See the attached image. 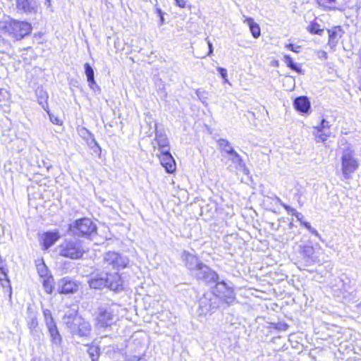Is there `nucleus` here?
I'll use <instances>...</instances> for the list:
<instances>
[{"mask_svg": "<svg viewBox=\"0 0 361 361\" xmlns=\"http://www.w3.org/2000/svg\"><path fill=\"white\" fill-rule=\"evenodd\" d=\"M0 47H1L3 49H7L10 47V43L8 42V40L5 39L4 38L0 37Z\"/></svg>", "mask_w": 361, "mask_h": 361, "instance_id": "79ce46f5", "label": "nucleus"}, {"mask_svg": "<svg viewBox=\"0 0 361 361\" xmlns=\"http://www.w3.org/2000/svg\"><path fill=\"white\" fill-rule=\"evenodd\" d=\"M319 57L324 58V59H327V53L324 51H322L319 53Z\"/></svg>", "mask_w": 361, "mask_h": 361, "instance_id": "8fccbe9b", "label": "nucleus"}, {"mask_svg": "<svg viewBox=\"0 0 361 361\" xmlns=\"http://www.w3.org/2000/svg\"><path fill=\"white\" fill-rule=\"evenodd\" d=\"M226 307L221 298L212 292L204 293L199 300V310L201 314H212L218 309L221 307L225 309Z\"/></svg>", "mask_w": 361, "mask_h": 361, "instance_id": "0eeeda50", "label": "nucleus"}, {"mask_svg": "<svg viewBox=\"0 0 361 361\" xmlns=\"http://www.w3.org/2000/svg\"><path fill=\"white\" fill-rule=\"evenodd\" d=\"M92 361H97L99 355V349L98 348L92 347L88 350Z\"/></svg>", "mask_w": 361, "mask_h": 361, "instance_id": "72a5a7b5", "label": "nucleus"}, {"mask_svg": "<svg viewBox=\"0 0 361 361\" xmlns=\"http://www.w3.org/2000/svg\"><path fill=\"white\" fill-rule=\"evenodd\" d=\"M88 283L91 288L94 289L108 288L114 291L123 290V281L118 271L114 273L102 272L92 277L88 281Z\"/></svg>", "mask_w": 361, "mask_h": 361, "instance_id": "f03ea898", "label": "nucleus"}, {"mask_svg": "<svg viewBox=\"0 0 361 361\" xmlns=\"http://www.w3.org/2000/svg\"><path fill=\"white\" fill-rule=\"evenodd\" d=\"M84 69L89 87L94 92L99 91L100 87L96 83V81L94 80V71L93 68L90 66V63H85L84 64Z\"/></svg>", "mask_w": 361, "mask_h": 361, "instance_id": "412c9836", "label": "nucleus"}, {"mask_svg": "<svg viewBox=\"0 0 361 361\" xmlns=\"http://www.w3.org/2000/svg\"><path fill=\"white\" fill-rule=\"evenodd\" d=\"M156 13H157L158 16L160 19V25H163L164 23V12L162 11V10L158 6V4L157 3L154 6Z\"/></svg>", "mask_w": 361, "mask_h": 361, "instance_id": "c9c22d12", "label": "nucleus"}, {"mask_svg": "<svg viewBox=\"0 0 361 361\" xmlns=\"http://www.w3.org/2000/svg\"><path fill=\"white\" fill-rule=\"evenodd\" d=\"M176 5L180 8H185L187 6L186 0H175Z\"/></svg>", "mask_w": 361, "mask_h": 361, "instance_id": "c03bdc74", "label": "nucleus"}, {"mask_svg": "<svg viewBox=\"0 0 361 361\" xmlns=\"http://www.w3.org/2000/svg\"><path fill=\"white\" fill-rule=\"evenodd\" d=\"M58 250L61 256L71 259L82 258L85 252L82 241L78 239L63 240L59 246Z\"/></svg>", "mask_w": 361, "mask_h": 361, "instance_id": "7ed1b4c3", "label": "nucleus"}, {"mask_svg": "<svg viewBox=\"0 0 361 361\" xmlns=\"http://www.w3.org/2000/svg\"><path fill=\"white\" fill-rule=\"evenodd\" d=\"M159 158L161 166L167 173H171L175 171L176 161L170 152V149H164V151L160 152Z\"/></svg>", "mask_w": 361, "mask_h": 361, "instance_id": "4468645a", "label": "nucleus"}, {"mask_svg": "<svg viewBox=\"0 0 361 361\" xmlns=\"http://www.w3.org/2000/svg\"><path fill=\"white\" fill-rule=\"evenodd\" d=\"M312 235L318 237L319 239H321V235H319V233H318V231L312 227V228L309 231Z\"/></svg>", "mask_w": 361, "mask_h": 361, "instance_id": "de8ad7c7", "label": "nucleus"}, {"mask_svg": "<svg viewBox=\"0 0 361 361\" xmlns=\"http://www.w3.org/2000/svg\"><path fill=\"white\" fill-rule=\"evenodd\" d=\"M214 283L215 286L212 292L221 298L225 306L233 305L235 300V295L231 283L229 284L223 280L219 281V279Z\"/></svg>", "mask_w": 361, "mask_h": 361, "instance_id": "1a4fd4ad", "label": "nucleus"}, {"mask_svg": "<svg viewBox=\"0 0 361 361\" xmlns=\"http://www.w3.org/2000/svg\"><path fill=\"white\" fill-rule=\"evenodd\" d=\"M181 258L191 274L203 263L196 255L185 250L183 251Z\"/></svg>", "mask_w": 361, "mask_h": 361, "instance_id": "dca6fc26", "label": "nucleus"}, {"mask_svg": "<svg viewBox=\"0 0 361 361\" xmlns=\"http://www.w3.org/2000/svg\"><path fill=\"white\" fill-rule=\"evenodd\" d=\"M329 122L322 119L319 126L314 128L313 134L317 142H324L331 135Z\"/></svg>", "mask_w": 361, "mask_h": 361, "instance_id": "ddd939ff", "label": "nucleus"}, {"mask_svg": "<svg viewBox=\"0 0 361 361\" xmlns=\"http://www.w3.org/2000/svg\"><path fill=\"white\" fill-rule=\"evenodd\" d=\"M154 142L157 144L160 152L164 151V149H169V139L162 130L156 129Z\"/></svg>", "mask_w": 361, "mask_h": 361, "instance_id": "4be33fe9", "label": "nucleus"}, {"mask_svg": "<svg viewBox=\"0 0 361 361\" xmlns=\"http://www.w3.org/2000/svg\"><path fill=\"white\" fill-rule=\"evenodd\" d=\"M68 231L78 237L88 238L97 232V226L89 218H82L75 220L68 226Z\"/></svg>", "mask_w": 361, "mask_h": 361, "instance_id": "423d86ee", "label": "nucleus"}, {"mask_svg": "<svg viewBox=\"0 0 361 361\" xmlns=\"http://www.w3.org/2000/svg\"><path fill=\"white\" fill-rule=\"evenodd\" d=\"M5 50L4 49H0V52H4Z\"/></svg>", "mask_w": 361, "mask_h": 361, "instance_id": "4d7b16f0", "label": "nucleus"}, {"mask_svg": "<svg viewBox=\"0 0 361 361\" xmlns=\"http://www.w3.org/2000/svg\"><path fill=\"white\" fill-rule=\"evenodd\" d=\"M192 276H193L198 281L207 285L214 284L219 279V275L217 273L204 263L200 264V266L192 274Z\"/></svg>", "mask_w": 361, "mask_h": 361, "instance_id": "9b49d317", "label": "nucleus"}, {"mask_svg": "<svg viewBox=\"0 0 361 361\" xmlns=\"http://www.w3.org/2000/svg\"><path fill=\"white\" fill-rule=\"evenodd\" d=\"M207 44H208V47H209L208 55H210L211 54H212L214 49H213L212 44L209 41L207 42Z\"/></svg>", "mask_w": 361, "mask_h": 361, "instance_id": "3c124183", "label": "nucleus"}, {"mask_svg": "<svg viewBox=\"0 0 361 361\" xmlns=\"http://www.w3.org/2000/svg\"><path fill=\"white\" fill-rule=\"evenodd\" d=\"M27 326L30 329V333L34 334L35 332H37V328L38 326L37 312L31 307H27Z\"/></svg>", "mask_w": 361, "mask_h": 361, "instance_id": "5701e85b", "label": "nucleus"}, {"mask_svg": "<svg viewBox=\"0 0 361 361\" xmlns=\"http://www.w3.org/2000/svg\"><path fill=\"white\" fill-rule=\"evenodd\" d=\"M200 93H201L200 90H198L197 91V95L198 97H200Z\"/></svg>", "mask_w": 361, "mask_h": 361, "instance_id": "5fc2aeb1", "label": "nucleus"}, {"mask_svg": "<svg viewBox=\"0 0 361 361\" xmlns=\"http://www.w3.org/2000/svg\"><path fill=\"white\" fill-rule=\"evenodd\" d=\"M58 291L61 294H73L78 290L80 283L64 277L58 282Z\"/></svg>", "mask_w": 361, "mask_h": 361, "instance_id": "f8f14e48", "label": "nucleus"}, {"mask_svg": "<svg viewBox=\"0 0 361 361\" xmlns=\"http://www.w3.org/2000/svg\"><path fill=\"white\" fill-rule=\"evenodd\" d=\"M276 328L282 331H286L288 329V325L286 324H279Z\"/></svg>", "mask_w": 361, "mask_h": 361, "instance_id": "49530a36", "label": "nucleus"}, {"mask_svg": "<svg viewBox=\"0 0 361 361\" xmlns=\"http://www.w3.org/2000/svg\"><path fill=\"white\" fill-rule=\"evenodd\" d=\"M224 157L226 159L225 164L227 166V169L230 171L245 168V164L243 158L236 151L230 155Z\"/></svg>", "mask_w": 361, "mask_h": 361, "instance_id": "2eb2a0df", "label": "nucleus"}, {"mask_svg": "<svg viewBox=\"0 0 361 361\" xmlns=\"http://www.w3.org/2000/svg\"><path fill=\"white\" fill-rule=\"evenodd\" d=\"M328 45L330 47L331 49L334 50L344 32L340 26H336L328 30Z\"/></svg>", "mask_w": 361, "mask_h": 361, "instance_id": "a211bd4d", "label": "nucleus"}, {"mask_svg": "<svg viewBox=\"0 0 361 361\" xmlns=\"http://www.w3.org/2000/svg\"><path fill=\"white\" fill-rule=\"evenodd\" d=\"M283 61L286 63L287 66L291 70L295 71L298 73H301V68L295 63L293 59L289 55H285L283 56Z\"/></svg>", "mask_w": 361, "mask_h": 361, "instance_id": "c85d7f7f", "label": "nucleus"}, {"mask_svg": "<svg viewBox=\"0 0 361 361\" xmlns=\"http://www.w3.org/2000/svg\"><path fill=\"white\" fill-rule=\"evenodd\" d=\"M7 33V20H0V37L2 35H6Z\"/></svg>", "mask_w": 361, "mask_h": 361, "instance_id": "e433bc0d", "label": "nucleus"}, {"mask_svg": "<svg viewBox=\"0 0 361 361\" xmlns=\"http://www.w3.org/2000/svg\"><path fill=\"white\" fill-rule=\"evenodd\" d=\"M143 357L137 355H128L126 358V361H142Z\"/></svg>", "mask_w": 361, "mask_h": 361, "instance_id": "a19ab883", "label": "nucleus"}, {"mask_svg": "<svg viewBox=\"0 0 361 361\" xmlns=\"http://www.w3.org/2000/svg\"><path fill=\"white\" fill-rule=\"evenodd\" d=\"M94 142H95V145H96L97 147H99V145H98L97 142L94 140Z\"/></svg>", "mask_w": 361, "mask_h": 361, "instance_id": "6e6d98bb", "label": "nucleus"}, {"mask_svg": "<svg viewBox=\"0 0 361 361\" xmlns=\"http://www.w3.org/2000/svg\"><path fill=\"white\" fill-rule=\"evenodd\" d=\"M301 255L305 266H311L319 262V259L316 255L314 248L312 246H304L302 249Z\"/></svg>", "mask_w": 361, "mask_h": 361, "instance_id": "f3484780", "label": "nucleus"}, {"mask_svg": "<svg viewBox=\"0 0 361 361\" xmlns=\"http://www.w3.org/2000/svg\"><path fill=\"white\" fill-rule=\"evenodd\" d=\"M53 277L51 276H49L48 277L44 278L42 281V284L44 290L46 293L50 294L52 293V283H53Z\"/></svg>", "mask_w": 361, "mask_h": 361, "instance_id": "c756f323", "label": "nucleus"}, {"mask_svg": "<svg viewBox=\"0 0 361 361\" xmlns=\"http://www.w3.org/2000/svg\"><path fill=\"white\" fill-rule=\"evenodd\" d=\"M47 113L48 114L49 116V118H50V121L52 123L54 124H56V125H59L60 124V120L58 117L55 116L54 115H53L50 111L48 109L47 111H46Z\"/></svg>", "mask_w": 361, "mask_h": 361, "instance_id": "ea45409f", "label": "nucleus"}, {"mask_svg": "<svg viewBox=\"0 0 361 361\" xmlns=\"http://www.w3.org/2000/svg\"><path fill=\"white\" fill-rule=\"evenodd\" d=\"M37 272H38V274L39 276L44 279V278H46V277H48V269L47 267V266L44 264V263H41V264H39L37 265Z\"/></svg>", "mask_w": 361, "mask_h": 361, "instance_id": "473e14b6", "label": "nucleus"}, {"mask_svg": "<svg viewBox=\"0 0 361 361\" xmlns=\"http://www.w3.org/2000/svg\"><path fill=\"white\" fill-rule=\"evenodd\" d=\"M68 331L73 336L88 337L92 331L90 323L79 316L77 308L68 310L62 318Z\"/></svg>", "mask_w": 361, "mask_h": 361, "instance_id": "f257e3e1", "label": "nucleus"}, {"mask_svg": "<svg viewBox=\"0 0 361 361\" xmlns=\"http://www.w3.org/2000/svg\"><path fill=\"white\" fill-rule=\"evenodd\" d=\"M360 162L355 157L354 149L350 145L343 149L341 155V171L345 178H349L350 174L359 168Z\"/></svg>", "mask_w": 361, "mask_h": 361, "instance_id": "39448f33", "label": "nucleus"}, {"mask_svg": "<svg viewBox=\"0 0 361 361\" xmlns=\"http://www.w3.org/2000/svg\"><path fill=\"white\" fill-rule=\"evenodd\" d=\"M47 329L52 344L57 347L61 345L62 343V336L58 330L56 324L47 326Z\"/></svg>", "mask_w": 361, "mask_h": 361, "instance_id": "b1692460", "label": "nucleus"}, {"mask_svg": "<svg viewBox=\"0 0 361 361\" xmlns=\"http://www.w3.org/2000/svg\"><path fill=\"white\" fill-rule=\"evenodd\" d=\"M94 317L97 329L106 330L114 324V314L111 309L106 305L98 307Z\"/></svg>", "mask_w": 361, "mask_h": 361, "instance_id": "6e6552de", "label": "nucleus"}, {"mask_svg": "<svg viewBox=\"0 0 361 361\" xmlns=\"http://www.w3.org/2000/svg\"><path fill=\"white\" fill-rule=\"evenodd\" d=\"M300 224L305 226L308 231H310L312 228V226L309 222L302 221Z\"/></svg>", "mask_w": 361, "mask_h": 361, "instance_id": "09e8293b", "label": "nucleus"}, {"mask_svg": "<svg viewBox=\"0 0 361 361\" xmlns=\"http://www.w3.org/2000/svg\"><path fill=\"white\" fill-rule=\"evenodd\" d=\"M32 27L30 23L26 21L17 20L13 18L7 20L6 36L15 41L23 39L30 35Z\"/></svg>", "mask_w": 361, "mask_h": 361, "instance_id": "20e7f679", "label": "nucleus"}, {"mask_svg": "<svg viewBox=\"0 0 361 361\" xmlns=\"http://www.w3.org/2000/svg\"><path fill=\"white\" fill-rule=\"evenodd\" d=\"M288 226H289V228H292L294 226V224H293V222H290Z\"/></svg>", "mask_w": 361, "mask_h": 361, "instance_id": "864d4df0", "label": "nucleus"}, {"mask_svg": "<svg viewBox=\"0 0 361 361\" xmlns=\"http://www.w3.org/2000/svg\"><path fill=\"white\" fill-rule=\"evenodd\" d=\"M129 262L128 259L115 252H108L104 255L103 265L105 269L111 267L113 269L118 271L127 267Z\"/></svg>", "mask_w": 361, "mask_h": 361, "instance_id": "9d476101", "label": "nucleus"}, {"mask_svg": "<svg viewBox=\"0 0 361 361\" xmlns=\"http://www.w3.org/2000/svg\"><path fill=\"white\" fill-rule=\"evenodd\" d=\"M286 47L293 51V52H295V53H299L300 51V49H301V47L300 46H298V45H295L293 44H286Z\"/></svg>", "mask_w": 361, "mask_h": 361, "instance_id": "4c0bfd02", "label": "nucleus"}, {"mask_svg": "<svg viewBox=\"0 0 361 361\" xmlns=\"http://www.w3.org/2000/svg\"><path fill=\"white\" fill-rule=\"evenodd\" d=\"M245 23H247L250 27V32L254 38H258L261 35L260 27L257 23L254 21V19L250 17L245 18Z\"/></svg>", "mask_w": 361, "mask_h": 361, "instance_id": "bb28decb", "label": "nucleus"}, {"mask_svg": "<svg viewBox=\"0 0 361 361\" xmlns=\"http://www.w3.org/2000/svg\"><path fill=\"white\" fill-rule=\"evenodd\" d=\"M293 216H295L297 218V220L299 221L300 224L303 221L302 219L304 218V216L300 212L296 211Z\"/></svg>", "mask_w": 361, "mask_h": 361, "instance_id": "a18cd8bd", "label": "nucleus"}, {"mask_svg": "<svg viewBox=\"0 0 361 361\" xmlns=\"http://www.w3.org/2000/svg\"><path fill=\"white\" fill-rule=\"evenodd\" d=\"M307 30L314 35H322L324 32V29L320 27V25L317 23H311L307 27Z\"/></svg>", "mask_w": 361, "mask_h": 361, "instance_id": "7c9ffc66", "label": "nucleus"}, {"mask_svg": "<svg viewBox=\"0 0 361 361\" xmlns=\"http://www.w3.org/2000/svg\"><path fill=\"white\" fill-rule=\"evenodd\" d=\"M7 273L6 270L4 267H0V280L6 279L7 280Z\"/></svg>", "mask_w": 361, "mask_h": 361, "instance_id": "37998d69", "label": "nucleus"}, {"mask_svg": "<svg viewBox=\"0 0 361 361\" xmlns=\"http://www.w3.org/2000/svg\"><path fill=\"white\" fill-rule=\"evenodd\" d=\"M275 198H276V201L286 209V211L288 214H290L293 216L295 214L296 210L294 208H293V207H290L289 205L283 202L282 200L279 197H276Z\"/></svg>", "mask_w": 361, "mask_h": 361, "instance_id": "f704fd0d", "label": "nucleus"}, {"mask_svg": "<svg viewBox=\"0 0 361 361\" xmlns=\"http://www.w3.org/2000/svg\"><path fill=\"white\" fill-rule=\"evenodd\" d=\"M43 315L44 317V322H45L47 327L56 324V322L52 317L51 312L49 310H48V309L43 310Z\"/></svg>", "mask_w": 361, "mask_h": 361, "instance_id": "2f4dec72", "label": "nucleus"}, {"mask_svg": "<svg viewBox=\"0 0 361 361\" xmlns=\"http://www.w3.org/2000/svg\"><path fill=\"white\" fill-rule=\"evenodd\" d=\"M294 108L301 114H308L311 104L309 99L306 96L296 97L293 101Z\"/></svg>", "mask_w": 361, "mask_h": 361, "instance_id": "6ab92c4d", "label": "nucleus"}, {"mask_svg": "<svg viewBox=\"0 0 361 361\" xmlns=\"http://www.w3.org/2000/svg\"><path fill=\"white\" fill-rule=\"evenodd\" d=\"M16 7L25 13H35L37 4L35 0H17Z\"/></svg>", "mask_w": 361, "mask_h": 361, "instance_id": "aec40b11", "label": "nucleus"}, {"mask_svg": "<svg viewBox=\"0 0 361 361\" xmlns=\"http://www.w3.org/2000/svg\"><path fill=\"white\" fill-rule=\"evenodd\" d=\"M217 71L221 75L222 78L224 80V82H227L228 80L226 78H227V71H226V69L224 68H222V67H218L217 68Z\"/></svg>", "mask_w": 361, "mask_h": 361, "instance_id": "58836bf2", "label": "nucleus"}, {"mask_svg": "<svg viewBox=\"0 0 361 361\" xmlns=\"http://www.w3.org/2000/svg\"><path fill=\"white\" fill-rule=\"evenodd\" d=\"M44 4L47 6V7H49L51 6V0H46L45 1V3Z\"/></svg>", "mask_w": 361, "mask_h": 361, "instance_id": "603ef678", "label": "nucleus"}, {"mask_svg": "<svg viewBox=\"0 0 361 361\" xmlns=\"http://www.w3.org/2000/svg\"><path fill=\"white\" fill-rule=\"evenodd\" d=\"M59 238L58 233L47 232L44 233L43 238V246L45 249L51 247Z\"/></svg>", "mask_w": 361, "mask_h": 361, "instance_id": "a878e982", "label": "nucleus"}, {"mask_svg": "<svg viewBox=\"0 0 361 361\" xmlns=\"http://www.w3.org/2000/svg\"><path fill=\"white\" fill-rule=\"evenodd\" d=\"M217 145L221 153H224L226 156L231 154L235 150L231 145V143L226 139L220 138L217 140Z\"/></svg>", "mask_w": 361, "mask_h": 361, "instance_id": "393cba45", "label": "nucleus"}, {"mask_svg": "<svg viewBox=\"0 0 361 361\" xmlns=\"http://www.w3.org/2000/svg\"><path fill=\"white\" fill-rule=\"evenodd\" d=\"M37 101L44 110L47 111L49 106L47 103L48 94L42 89L37 90Z\"/></svg>", "mask_w": 361, "mask_h": 361, "instance_id": "cd10ccee", "label": "nucleus"}]
</instances>
